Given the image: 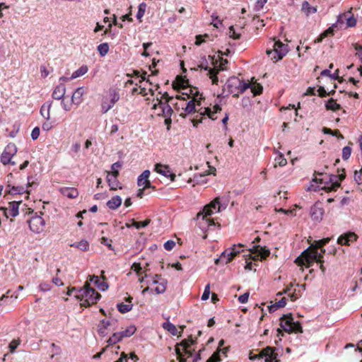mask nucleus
<instances>
[{"label":"nucleus","mask_w":362,"mask_h":362,"mask_svg":"<svg viewBox=\"0 0 362 362\" xmlns=\"http://www.w3.org/2000/svg\"><path fill=\"white\" fill-rule=\"evenodd\" d=\"M228 204V199L226 197H216L210 204L206 205L202 211L197 215L199 227L202 230H206L209 226H214L215 223L209 216L214 211L219 212L226 209Z\"/></svg>","instance_id":"obj_1"},{"label":"nucleus","mask_w":362,"mask_h":362,"mask_svg":"<svg viewBox=\"0 0 362 362\" xmlns=\"http://www.w3.org/2000/svg\"><path fill=\"white\" fill-rule=\"evenodd\" d=\"M75 297L81 300V306L87 308L96 303L101 295L86 282L83 288L79 289L78 293L75 294Z\"/></svg>","instance_id":"obj_2"},{"label":"nucleus","mask_w":362,"mask_h":362,"mask_svg":"<svg viewBox=\"0 0 362 362\" xmlns=\"http://www.w3.org/2000/svg\"><path fill=\"white\" fill-rule=\"evenodd\" d=\"M322 258V255L318 252L317 248L310 245L302 252L300 256L296 259L295 262L300 266L305 265L306 267H310L314 262H321Z\"/></svg>","instance_id":"obj_3"},{"label":"nucleus","mask_w":362,"mask_h":362,"mask_svg":"<svg viewBox=\"0 0 362 362\" xmlns=\"http://www.w3.org/2000/svg\"><path fill=\"white\" fill-rule=\"evenodd\" d=\"M281 327L288 333H302L303 328L299 322H294L291 314L284 315L281 318Z\"/></svg>","instance_id":"obj_4"},{"label":"nucleus","mask_w":362,"mask_h":362,"mask_svg":"<svg viewBox=\"0 0 362 362\" xmlns=\"http://www.w3.org/2000/svg\"><path fill=\"white\" fill-rule=\"evenodd\" d=\"M275 351V348L267 346L263 349L258 354H252L250 353L249 358L252 361L264 358L265 362H278L277 354Z\"/></svg>","instance_id":"obj_5"},{"label":"nucleus","mask_w":362,"mask_h":362,"mask_svg":"<svg viewBox=\"0 0 362 362\" xmlns=\"http://www.w3.org/2000/svg\"><path fill=\"white\" fill-rule=\"evenodd\" d=\"M17 151V147L14 144H8L1 155L0 160L2 164L4 165L8 164L15 165L16 163L12 160V158L16 154Z\"/></svg>","instance_id":"obj_6"},{"label":"nucleus","mask_w":362,"mask_h":362,"mask_svg":"<svg viewBox=\"0 0 362 362\" xmlns=\"http://www.w3.org/2000/svg\"><path fill=\"white\" fill-rule=\"evenodd\" d=\"M287 52L288 46L279 40L274 43L273 49L267 50V54L268 56H271V54H277V59H281Z\"/></svg>","instance_id":"obj_7"},{"label":"nucleus","mask_w":362,"mask_h":362,"mask_svg":"<svg viewBox=\"0 0 362 362\" xmlns=\"http://www.w3.org/2000/svg\"><path fill=\"white\" fill-rule=\"evenodd\" d=\"M30 229L35 233H40L43 231L45 222L40 216L35 215L33 216L28 221Z\"/></svg>","instance_id":"obj_8"},{"label":"nucleus","mask_w":362,"mask_h":362,"mask_svg":"<svg viewBox=\"0 0 362 362\" xmlns=\"http://www.w3.org/2000/svg\"><path fill=\"white\" fill-rule=\"evenodd\" d=\"M221 110V107L218 105H215L214 106V107H213V110H211L209 107H204L203 108V112H200L201 119H199V120H197L196 119H194L192 120L193 125L194 127H197L199 123H201L202 122V116H203V115H207L212 120L216 119V117H214V114L217 113L218 112H220Z\"/></svg>","instance_id":"obj_9"},{"label":"nucleus","mask_w":362,"mask_h":362,"mask_svg":"<svg viewBox=\"0 0 362 362\" xmlns=\"http://www.w3.org/2000/svg\"><path fill=\"white\" fill-rule=\"evenodd\" d=\"M184 110L187 114H192L196 112L200 114L201 112H203V108L201 107V100H199L197 97H194V99H192L187 103Z\"/></svg>","instance_id":"obj_10"},{"label":"nucleus","mask_w":362,"mask_h":362,"mask_svg":"<svg viewBox=\"0 0 362 362\" xmlns=\"http://www.w3.org/2000/svg\"><path fill=\"white\" fill-rule=\"evenodd\" d=\"M22 204L21 201L11 202L8 206L4 208V215L8 217H16L18 214L19 206Z\"/></svg>","instance_id":"obj_11"},{"label":"nucleus","mask_w":362,"mask_h":362,"mask_svg":"<svg viewBox=\"0 0 362 362\" xmlns=\"http://www.w3.org/2000/svg\"><path fill=\"white\" fill-rule=\"evenodd\" d=\"M154 170L164 177H170L172 182L175 180V175L171 172V170L168 165H163L160 163H156L155 165Z\"/></svg>","instance_id":"obj_12"},{"label":"nucleus","mask_w":362,"mask_h":362,"mask_svg":"<svg viewBox=\"0 0 362 362\" xmlns=\"http://www.w3.org/2000/svg\"><path fill=\"white\" fill-rule=\"evenodd\" d=\"M324 212L325 211L321 204L316 202L310 209L311 218L315 221L320 222L322 220Z\"/></svg>","instance_id":"obj_13"},{"label":"nucleus","mask_w":362,"mask_h":362,"mask_svg":"<svg viewBox=\"0 0 362 362\" xmlns=\"http://www.w3.org/2000/svg\"><path fill=\"white\" fill-rule=\"evenodd\" d=\"M152 284H158L157 286L154 288V291L157 294H161L165 293L166 290L168 281L166 279H161L160 275L156 274L152 281Z\"/></svg>","instance_id":"obj_14"},{"label":"nucleus","mask_w":362,"mask_h":362,"mask_svg":"<svg viewBox=\"0 0 362 362\" xmlns=\"http://www.w3.org/2000/svg\"><path fill=\"white\" fill-rule=\"evenodd\" d=\"M172 99L173 98H169L168 99H166L165 101H164L162 110L160 111L161 113H160L162 117H165V123L167 124L171 123L170 117L173 112L172 107L168 104Z\"/></svg>","instance_id":"obj_15"},{"label":"nucleus","mask_w":362,"mask_h":362,"mask_svg":"<svg viewBox=\"0 0 362 362\" xmlns=\"http://www.w3.org/2000/svg\"><path fill=\"white\" fill-rule=\"evenodd\" d=\"M241 84V80L238 78V77H230L228 78L226 83V88L228 90V91L233 94V96L235 95V93H237L238 86H240Z\"/></svg>","instance_id":"obj_16"},{"label":"nucleus","mask_w":362,"mask_h":362,"mask_svg":"<svg viewBox=\"0 0 362 362\" xmlns=\"http://www.w3.org/2000/svg\"><path fill=\"white\" fill-rule=\"evenodd\" d=\"M150 171L148 170H144L138 177L137 179V185L139 187H142L144 189L146 188H153V187L149 180Z\"/></svg>","instance_id":"obj_17"},{"label":"nucleus","mask_w":362,"mask_h":362,"mask_svg":"<svg viewBox=\"0 0 362 362\" xmlns=\"http://www.w3.org/2000/svg\"><path fill=\"white\" fill-rule=\"evenodd\" d=\"M239 253V251H230V250H226L223 252L219 258L215 260V263L218 264V262H221L225 264L230 262L232 259Z\"/></svg>","instance_id":"obj_18"},{"label":"nucleus","mask_w":362,"mask_h":362,"mask_svg":"<svg viewBox=\"0 0 362 362\" xmlns=\"http://www.w3.org/2000/svg\"><path fill=\"white\" fill-rule=\"evenodd\" d=\"M357 239V235L352 232H349L340 235L337 239V243L339 245H349Z\"/></svg>","instance_id":"obj_19"},{"label":"nucleus","mask_w":362,"mask_h":362,"mask_svg":"<svg viewBox=\"0 0 362 362\" xmlns=\"http://www.w3.org/2000/svg\"><path fill=\"white\" fill-rule=\"evenodd\" d=\"M107 96L110 100L111 104L108 106L107 105L105 106V108L111 109L113 107L115 104L119 101V100L120 98V95H119V90L116 88H111L109 90V91L107 93Z\"/></svg>","instance_id":"obj_20"},{"label":"nucleus","mask_w":362,"mask_h":362,"mask_svg":"<svg viewBox=\"0 0 362 362\" xmlns=\"http://www.w3.org/2000/svg\"><path fill=\"white\" fill-rule=\"evenodd\" d=\"M85 93L83 87H78L75 90L71 96V103L76 105H79L83 102V96Z\"/></svg>","instance_id":"obj_21"},{"label":"nucleus","mask_w":362,"mask_h":362,"mask_svg":"<svg viewBox=\"0 0 362 362\" xmlns=\"http://www.w3.org/2000/svg\"><path fill=\"white\" fill-rule=\"evenodd\" d=\"M329 182L331 183L330 185L322 187V189H325L327 192L336 191L337 189L340 186L337 175H329Z\"/></svg>","instance_id":"obj_22"},{"label":"nucleus","mask_w":362,"mask_h":362,"mask_svg":"<svg viewBox=\"0 0 362 362\" xmlns=\"http://www.w3.org/2000/svg\"><path fill=\"white\" fill-rule=\"evenodd\" d=\"M107 181L111 190H116L121 189V184L117 180V175H110V172H107Z\"/></svg>","instance_id":"obj_23"},{"label":"nucleus","mask_w":362,"mask_h":362,"mask_svg":"<svg viewBox=\"0 0 362 362\" xmlns=\"http://www.w3.org/2000/svg\"><path fill=\"white\" fill-rule=\"evenodd\" d=\"M59 192L62 195L69 199H74L78 196V192L74 187H62L59 189Z\"/></svg>","instance_id":"obj_24"},{"label":"nucleus","mask_w":362,"mask_h":362,"mask_svg":"<svg viewBox=\"0 0 362 362\" xmlns=\"http://www.w3.org/2000/svg\"><path fill=\"white\" fill-rule=\"evenodd\" d=\"M66 93V87L64 83H60L53 90L52 98L55 100H62L63 99Z\"/></svg>","instance_id":"obj_25"},{"label":"nucleus","mask_w":362,"mask_h":362,"mask_svg":"<svg viewBox=\"0 0 362 362\" xmlns=\"http://www.w3.org/2000/svg\"><path fill=\"white\" fill-rule=\"evenodd\" d=\"M88 281L90 282H93V284L102 291H105L107 289L108 285L104 281H101L99 279L98 276H89Z\"/></svg>","instance_id":"obj_26"},{"label":"nucleus","mask_w":362,"mask_h":362,"mask_svg":"<svg viewBox=\"0 0 362 362\" xmlns=\"http://www.w3.org/2000/svg\"><path fill=\"white\" fill-rule=\"evenodd\" d=\"M132 298L128 297L126 299L127 303H117V308L121 313H127L132 309L133 304L132 303Z\"/></svg>","instance_id":"obj_27"},{"label":"nucleus","mask_w":362,"mask_h":362,"mask_svg":"<svg viewBox=\"0 0 362 362\" xmlns=\"http://www.w3.org/2000/svg\"><path fill=\"white\" fill-rule=\"evenodd\" d=\"M52 103H46L41 106L40 112L42 117L46 120H49L50 119V111L52 107Z\"/></svg>","instance_id":"obj_28"},{"label":"nucleus","mask_w":362,"mask_h":362,"mask_svg":"<svg viewBox=\"0 0 362 362\" xmlns=\"http://www.w3.org/2000/svg\"><path fill=\"white\" fill-rule=\"evenodd\" d=\"M344 20L346 21V25L348 27H354L356 25V19L353 16L347 17L346 13L340 14L338 16L337 22L341 23Z\"/></svg>","instance_id":"obj_29"},{"label":"nucleus","mask_w":362,"mask_h":362,"mask_svg":"<svg viewBox=\"0 0 362 362\" xmlns=\"http://www.w3.org/2000/svg\"><path fill=\"white\" fill-rule=\"evenodd\" d=\"M122 204V199L119 196H115L111 198L107 202V206L109 209L115 210Z\"/></svg>","instance_id":"obj_30"},{"label":"nucleus","mask_w":362,"mask_h":362,"mask_svg":"<svg viewBox=\"0 0 362 362\" xmlns=\"http://www.w3.org/2000/svg\"><path fill=\"white\" fill-rule=\"evenodd\" d=\"M258 253L257 255H255L252 257V259L257 260V259H264L270 255V251L269 249H267L265 247H257Z\"/></svg>","instance_id":"obj_31"},{"label":"nucleus","mask_w":362,"mask_h":362,"mask_svg":"<svg viewBox=\"0 0 362 362\" xmlns=\"http://www.w3.org/2000/svg\"><path fill=\"white\" fill-rule=\"evenodd\" d=\"M145 81V77H142V80H141L139 81L140 83V85H139V88H140V91L139 92V94L142 95H146L148 94L147 93V89H148V90L150 92H152V88L151 87L148 88L147 87V84L149 85V86H151V83L149 82V81H146L144 85H142V83L144 82Z\"/></svg>","instance_id":"obj_32"},{"label":"nucleus","mask_w":362,"mask_h":362,"mask_svg":"<svg viewBox=\"0 0 362 362\" xmlns=\"http://www.w3.org/2000/svg\"><path fill=\"white\" fill-rule=\"evenodd\" d=\"M195 343V340H194L192 337H189L187 339L182 340L178 345H180L183 347L185 353L188 354L189 356H192V353L188 350V348L191 344H193Z\"/></svg>","instance_id":"obj_33"},{"label":"nucleus","mask_w":362,"mask_h":362,"mask_svg":"<svg viewBox=\"0 0 362 362\" xmlns=\"http://www.w3.org/2000/svg\"><path fill=\"white\" fill-rule=\"evenodd\" d=\"M70 246L72 247L78 248L83 252L87 251L89 249V243L86 240H82L79 242L71 243Z\"/></svg>","instance_id":"obj_34"},{"label":"nucleus","mask_w":362,"mask_h":362,"mask_svg":"<svg viewBox=\"0 0 362 362\" xmlns=\"http://www.w3.org/2000/svg\"><path fill=\"white\" fill-rule=\"evenodd\" d=\"M286 305V298L285 297L282 298L275 304H273L269 307V310L270 313H273L276 311L279 308H284Z\"/></svg>","instance_id":"obj_35"},{"label":"nucleus","mask_w":362,"mask_h":362,"mask_svg":"<svg viewBox=\"0 0 362 362\" xmlns=\"http://www.w3.org/2000/svg\"><path fill=\"white\" fill-rule=\"evenodd\" d=\"M110 323L109 321L105 320H101L98 326V333L103 337L105 336L107 334L106 329L110 326Z\"/></svg>","instance_id":"obj_36"},{"label":"nucleus","mask_w":362,"mask_h":362,"mask_svg":"<svg viewBox=\"0 0 362 362\" xmlns=\"http://www.w3.org/2000/svg\"><path fill=\"white\" fill-rule=\"evenodd\" d=\"M163 327L173 336H176L177 334V327L170 322H164L163 324Z\"/></svg>","instance_id":"obj_37"},{"label":"nucleus","mask_w":362,"mask_h":362,"mask_svg":"<svg viewBox=\"0 0 362 362\" xmlns=\"http://www.w3.org/2000/svg\"><path fill=\"white\" fill-rule=\"evenodd\" d=\"M325 107L327 110H330L332 111H336L340 109V105L337 103V102L333 99L330 98L327 100V102L325 104Z\"/></svg>","instance_id":"obj_38"},{"label":"nucleus","mask_w":362,"mask_h":362,"mask_svg":"<svg viewBox=\"0 0 362 362\" xmlns=\"http://www.w3.org/2000/svg\"><path fill=\"white\" fill-rule=\"evenodd\" d=\"M136 330V328L134 325L129 326L125 330L119 332L122 337H129L132 336Z\"/></svg>","instance_id":"obj_39"},{"label":"nucleus","mask_w":362,"mask_h":362,"mask_svg":"<svg viewBox=\"0 0 362 362\" xmlns=\"http://www.w3.org/2000/svg\"><path fill=\"white\" fill-rule=\"evenodd\" d=\"M88 71V66L86 65L81 66L79 69L73 72L71 78H76L83 76Z\"/></svg>","instance_id":"obj_40"},{"label":"nucleus","mask_w":362,"mask_h":362,"mask_svg":"<svg viewBox=\"0 0 362 362\" xmlns=\"http://www.w3.org/2000/svg\"><path fill=\"white\" fill-rule=\"evenodd\" d=\"M163 103H164V101H163L161 99L157 98L153 105V109L154 110V113L158 116H161V115H160V113H161L160 111L162 110Z\"/></svg>","instance_id":"obj_41"},{"label":"nucleus","mask_w":362,"mask_h":362,"mask_svg":"<svg viewBox=\"0 0 362 362\" xmlns=\"http://www.w3.org/2000/svg\"><path fill=\"white\" fill-rule=\"evenodd\" d=\"M8 192L11 194H23L24 192L29 194V192L22 186H13L8 190Z\"/></svg>","instance_id":"obj_42"},{"label":"nucleus","mask_w":362,"mask_h":362,"mask_svg":"<svg viewBox=\"0 0 362 362\" xmlns=\"http://www.w3.org/2000/svg\"><path fill=\"white\" fill-rule=\"evenodd\" d=\"M97 49L99 52L100 55L101 57H104V56H105L108 53L109 45L107 42H104V43L100 44L97 47Z\"/></svg>","instance_id":"obj_43"},{"label":"nucleus","mask_w":362,"mask_h":362,"mask_svg":"<svg viewBox=\"0 0 362 362\" xmlns=\"http://www.w3.org/2000/svg\"><path fill=\"white\" fill-rule=\"evenodd\" d=\"M302 10L307 14L309 15L310 13H314L317 11V9L315 7H312L310 6L308 1H304L302 4Z\"/></svg>","instance_id":"obj_44"},{"label":"nucleus","mask_w":362,"mask_h":362,"mask_svg":"<svg viewBox=\"0 0 362 362\" xmlns=\"http://www.w3.org/2000/svg\"><path fill=\"white\" fill-rule=\"evenodd\" d=\"M329 238H326L319 240H315L311 245H313L317 249L322 248L326 244H327L329 242Z\"/></svg>","instance_id":"obj_45"},{"label":"nucleus","mask_w":362,"mask_h":362,"mask_svg":"<svg viewBox=\"0 0 362 362\" xmlns=\"http://www.w3.org/2000/svg\"><path fill=\"white\" fill-rule=\"evenodd\" d=\"M146 8V4L145 3H141L139 6V9L136 13L137 19L141 22V18H143Z\"/></svg>","instance_id":"obj_46"},{"label":"nucleus","mask_w":362,"mask_h":362,"mask_svg":"<svg viewBox=\"0 0 362 362\" xmlns=\"http://www.w3.org/2000/svg\"><path fill=\"white\" fill-rule=\"evenodd\" d=\"M123 338L122 337V335L120 334L119 332L114 333L111 337L108 339L107 342L110 345L115 344L119 341H121Z\"/></svg>","instance_id":"obj_47"},{"label":"nucleus","mask_w":362,"mask_h":362,"mask_svg":"<svg viewBox=\"0 0 362 362\" xmlns=\"http://www.w3.org/2000/svg\"><path fill=\"white\" fill-rule=\"evenodd\" d=\"M333 32H334V30H333V28L332 27H330L327 30H326L325 31H324L320 35V37L316 39L314 42L315 43H317V42H322V40L327 37L329 35H333Z\"/></svg>","instance_id":"obj_48"},{"label":"nucleus","mask_w":362,"mask_h":362,"mask_svg":"<svg viewBox=\"0 0 362 362\" xmlns=\"http://www.w3.org/2000/svg\"><path fill=\"white\" fill-rule=\"evenodd\" d=\"M314 183H323V179H318L317 177H315L312 180V183L310 185V186L308 187V191H317L320 188L318 186H315Z\"/></svg>","instance_id":"obj_49"},{"label":"nucleus","mask_w":362,"mask_h":362,"mask_svg":"<svg viewBox=\"0 0 362 362\" xmlns=\"http://www.w3.org/2000/svg\"><path fill=\"white\" fill-rule=\"evenodd\" d=\"M250 87V84L249 83H245L244 81H241V84L240 86H238V92L237 93H235L234 97L238 98L239 94L244 93Z\"/></svg>","instance_id":"obj_50"},{"label":"nucleus","mask_w":362,"mask_h":362,"mask_svg":"<svg viewBox=\"0 0 362 362\" xmlns=\"http://www.w3.org/2000/svg\"><path fill=\"white\" fill-rule=\"evenodd\" d=\"M183 94H186L189 95V97H192L194 99V97H197L199 100H202V95H199V91L196 88H190L189 89V92L183 93Z\"/></svg>","instance_id":"obj_51"},{"label":"nucleus","mask_w":362,"mask_h":362,"mask_svg":"<svg viewBox=\"0 0 362 362\" xmlns=\"http://www.w3.org/2000/svg\"><path fill=\"white\" fill-rule=\"evenodd\" d=\"M110 104H111L110 100L107 97L103 98L102 103H101V112L103 114L107 113L110 110V109L105 108V106H107V105L108 106Z\"/></svg>","instance_id":"obj_52"},{"label":"nucleus","mask_w":362,"mask_h":362,"mask_svg":"<svg viewBox=\"0 0 362 362\" xmlns=\"http://www.w3.org/2000/svg\"><path fill=\"white\" fill-rule=\"evenodd\" d=\"M275 167L276 165H279V166H285L287 164V160L284 158L283 154H279L276 158H275Z\"/></svg>","instance_id":"obj_53"},{"label":"nucleus","mask_w":362,"mask_h":362,"mask_svg":"<svg viewBox=\"0 0 362 362\" xmlns=\"http://www.w3.org/2000/svg\"><path fill=\"white\" fill-rule=\"evenodd\" d=\"M251 90L255 95H258L262 92V86L259 83L254 84L251 86Z\"/></svg>","instance_id":"obj_54"},{"label":"nucleus","mask_w":362,"mask_h":362,"mask_svg":"<svg viewBox=\"0 0 362 362\" xmlns=\"http://www.w3.org/2000/svg\"><path fill=\"white\" fill-rule=\"evenodd\" d=\"M20 342H21L20 339H13L11 341V343L9 344V346H8L11 353H13L16 351V348L20 344Z\"/></svg>","instance_id":"obj_55"},{"label":"nucleus","mask_w":362,"mask_h":362,"mask_svg":"<svg viewBox=\"0 0 362 362\" xmlns=\"http://www.w3.org/2000/svg\"><path fill=\"white\" fill-rule=\"evenodd\" d=\"M150 223V220H146L144 221H134L133 222V226L137 228V229H139V228H144L146 226H147Z\"/></svg>","instance_id":"obj_56"},{"label":"nucleus","mask_w":362,"mask_h":362,"mask_svg":"<svg viewBox=\"0 0 362 362\" xmlns=\"http://www.w3.org/2000/svg\"><path fill=\"white\" fill-rule=\"evenodd\" d=\"M351 153V148L349 146H345L342 149V158L347 160L349 158Z\"/></svg>","instance_id":"obj_57"},{"label":"nucleus","mask_w":362,"mask_h":362,"mask_svg":"<svg viewBox=\"0 0 362 362\" xmlns=\"http://www.w3.org/2000/svg\"><path fill=\"white\" fill-rule=\"evenodd\" d=\"M212 22L211 24L214 27L218 28L220 25H222V21L219 19L218 16L215 14L211 15Z\"/></svg>","instance_id":"obj_58"},{"label":"nucleus","mask_w":362,"mask_h":362,"mask_svg":"<svg viewBox=\"0 0 362 362\" xmlns=\"http://www.w3.org/2000/svg\"><path fill=\"white\" fill-rule=\"evenodd\" d=\"M100 243L101 244L106 245L110 250H114V247L112 245V240L105 237H102L100 239Z\"/></svg>","instance_id":"obj_59"},{"label":"nucleus","mask_w":362,"mask_h":362,"mask_svg":"<svg viewBox=\"0 0 362 362\" xmlns=\"http://www.w3.org/2000/svg\"><path fill=\"white\" fill-rule=\"evenodd\" d=\"M121 166H122V164L119 162H116V163H113L111 166L112 173H110V175L118 176L119 175L118 168H121Z\"/></svg>","instance_id":"obj_60"},{"label":"nucleus","mask_w":362,"mask_h":362,"mask_svg":"<svg viewBox=\"0 0 362 362\" xmlns=\"http://www.w3.org/2000/svg\"><path fill=\"white\" fill-rule=\"evenodd\" d=\"M52 286L48 282H42L39 285V288L42 292H47L51 290Z\"/></svg>","instance_id":"obj_61"},{"label":"nucleus","mask_w":362,"mask_h":362,"mask_svg":"<svg viewBox=\"0 0 362 362\" xmlns=\"http://www.w3.org/2000/svg\"><path fill=\"white\" fill-rule=\"evenodd\" d=\"M228 35H229L230 37H231L234 40H238L240 37V34H238L235 33V30L233 25L230 26V28H229Z\"/></svg>","instance_id":"obj_62"},{"label":"nucleus","mask_w":362,"mask_h":362,"mask_svg":"<svg viewBox=\"0 0 362 362\" xmlns=\"http://www.w3.org/2000/svg\"><path fill=\"white\" fill-rule=\"evenodd\" d=\"M216 74H217V71L213 69H209V75H210V78L212 81V83L213 84H217L218 83V77L216 76Z\"/></svg>","instance_id":"obj_63"},{"label":"nucleus","mask_w":362,"mask_h":362,"mask_svg":"<svg viewBox=\"0 0 362 362\" xmlns=\"http://www.w3.org/2000/svg\"><path fill=\"white\" fill-rule=\"evenodd\" d=\"M354 180L358 185L362 184V169L360 171H355Z\"/></svg>","instance_id":"obj_64"}]
</instances>
